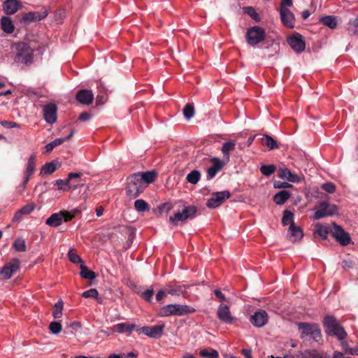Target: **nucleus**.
<instances>
[{
	"instance_id": "0eeeda50",
	"label": "nucleus",
	"mask_w": 358,
	"mask_h": 358,
	"mask_svg": "<svg viewBox=\"0 0 358 358\" xmlns=\"http://www.w3.org/2000/svg\"><path fill=\"white\" fill-rule=\"evenodd\" d=\"M266 38V31L262 27L255 25L250 27L246 32L245 39L251 46H255Z\"/></svg>"
},
{
	"instance_id": "39448f33",
	"label": "nucleus",
	"mask_w": 358,
	"mask_h": 358,
	"mask_svg": "<svg viewBox=\"0 0 358 358\" xmlns=\"http://www.w3.org/2000/svg\"><path fill=\"white\" fill-rule=\"evenodd\" d=\"M127 185L126 187L127 195L131 199L138 197L145 188L140 180L138 174L134 173L127 178Z\"/></svg>"
},
{
	"instance_id": "72a5a7b5",
	"label": "nucleus",
	"mask_w": 358,
	"mask_h": 358,
	"mask_svg": "<svg viewBox=\"0 0 358 358\" xmlns=\"http://www.w3.org/2000/svg\"><path fill=\"white\" fill-rule=\"evenodd\" d=\"M262 144L267 147L269 150H274L279 148L275 140L269 135L265 134L262 138Z\"/></svg>"
},
{
	"instance_id": "13d9d810",
	"label": "nucleus",
	"mask_w": 358,
	"mask_h": 358,
	"mask_svg": "<svg viewBox=\"0 0 358 358\" xmlns=\"http://www.w3.org/2000/svg\"><path fill=\"white\" fill-rule=\"evenodd\" d=\"M322 188L323 190L328 193H334L336 190V186L332 182H325L322 185Z\"/></svg>"
},
{
	"instance_id": "cd10ccee",
	"label": "nucleus",
	"mask_w": 358,
	"mask_h": 358,
	"mask_svg": "<svg viewBox=\"0 0 358 358\" xmlns=\"http://www.w3.org/2000/svg\"><path fill=\"white\" fill-rule=\"evenodd\" d=\"M296 358H330V357L326 353L307 350L303 352H299Z\"/></svg>"
},
{
	"instance_id": "338daca9",
	"label": "nucleus",
	"mask_w": 358,
	"mask_h": 358,
	"mask_svg": "<svg viewBox=\"0 0 358 358\" xmlns=\"http://www.w3.org/2000/svg\"><path fill=\"white\" fill-rule=\"evenodd\" d=\"M69 327L74 331H78L81 327V324L79 322L75 321L69 324Z\"/></svg>"
},
{
	"instance_id": "ea45409f",
	"label": "nucleus",
	"mask_w": 358,
	"mask_h": 358,
	"mask_svg": "<svg viewBox=\"0 0 358 358\" xmlns=\"http://www.w3.org/2000/svg\"><path fill=\"white\" fill-rule=\"evenodd\" d=\"M80 276L85 279L94 280L96 278V273L88 269V268L82 264L80 266Z\"/></svg>"
},
{
	"instance_id": "0e129e2a",
	"label": "nucleus",
	"mask_w": 358,
	"mask_h": 358,
	"mask_svg": "<svg viewBox=\"0 0 358 358\" xmlns=\"http://www.w3.org/2000/svg\"><path fill=\"white\" fill-rule=\"evenodd\" d=\"M246 9L248 10V13L250 15V17L255 20L257 17L258 14L256 13V11L254 10L252 7H247Z\"/></svg>"
},
{
	"instance_id": "09e8293b",
	"label": "nucleus",
	"mask_w": 358,
	"mask_h": 358,
	"mask_svg": "<svg viewBox=\"0 0 358 358\" xmlns=\"http://www.w3.org/2000/svg\"><path fill=\"white\" fill-rule=\"evenodd\" d=\"M13 247L18 252H24L26 250V243L24 239L17 238L13 244Z\"/></svg>"
},
{
	"instance_id": "bf43d9fd",
	"label": "nucleus",
	"mask_w": 358,
	"mask_h": 358,
	"mask_svg": "<svg viewBox=\"0 0 358 358\" xmlns=\"http://www.w3.org/2000/svg\"><path fill=\"white\" fill-rule=\"evenodd\" d=\"M273 187L275 189H280V188H291L293 187V185L290 183H288L287 182H281V181H275L273 183Z\"/></svg>"
},
{
	"instance_id": "f257e3e1",
	"label": "nucleus",
	"mask_w": 358,
	"mask_h": 358,
	"mask_svg": "<svg viewBox=\"0 0 358 358\" xmlns=\"http://www.w3.org/2000/svg\"><path fill=\"white\" fill-rule=\"evenodd\" d=\"M14 61L24 66H29L34 62V50L27 43L20 42L15 44Z\"/></svg>"
},
{
	"instance_id": "052dcab7",
	"label": "nucleus",
	"mask_w": 358,
	"mask_h": 358,
	"mask_svg": "<svg viewBox=\"0 0 358 358\" xmlns=\"http://www.w3.org/2000/svg\"><path fill=\"white\" fill-rule=\"evenodd\" d=\"M154 294V289H147L142 293L143 298L148 301H150L152 296Z\"/></svg>"
},
{
	"instance_id": "4c0bfd02",
	"label": "nucleus",
	"mask_w": 358,
	"mask_h": 358,
	"mask_svg": "<svg viewBox=\"0 0 358 358\" xmlns=\"http://www.w3.org/2000/svg\"><path fill=\"white\" fill-rule=\"evenodd\" d=\"M199 355L204 358H218L219 353L212 348H203L199 351Z\"/></svg>"
},
{
	"instance_id": "a878e982",
	"label": "nucleus",
	"mask_w": 358,
	"mask_h": 358,
	"mask_svg": "<svg viewBox=\"0 0 358 358\" xmlns=\"http://www.w3.org/2000/svg\"><path fill=\"white\" fill-rule=\"evenodd\" d=\"M74 131L71 130L69 135L64 138H58L52 141V142L48 143L45 146V152H50L55 147L62 144L63 143L69 141L73 135Z\"/></svg>"
},
{
	"instance_id": "774afa93",
	"label": "nucleus",
	"mask_w": 358,
	"mask_h": 358,
	"mask_svg": "<svg viewBox=\"0 0 358 358\" xmlns=\"http://www.w3.org/2000/svg\"><path fill=\"white\" fill-rule=\"evenodd\" d=\"M241 354L246 358H252V350L250 349H243L241 350Z\"/></svg>"
},
{
	"instance_id": "8fccbe9b",
	"label": "nucleus",
	"mask_w": 358,
	"mask_h": 358,
	"mask_svg": "<svg viewBox=\"0 0 358 358\" xmlns=\"http://www.w3.org/2000/svg\"><path fill=\"white\" fill-rule=\"evenodd\" d=\"M183 115L187 120H189L194 115V106L191 103H187L183 109Z\"/></svg>"
},
{
	"instance_id": "603ef678",
	"label": "nucleus",
	"mask_w": 358,
	"mask_h": 358,
	"mask_svg": "<svg viewBox=\"0 0 358 358\" xmlns=\"http://www.w3.org/2000/svg\"><path fill=\"white\" fill-rule=\"evenodd\" d=\"M62 324L60 322L54 321L50 323L49 329L53 334H57L62 331Z\"/></svg>"
},
{
	"instance_id": "1a4fd4ad",
	"label": "nucleus",
	"mask_w": 358,
	"mask_h": 358,
	"mask_svg": "<svg viewBox=\"0 0 358 358\" xmlns=\"http://www.w3.org/2000/svg\"><path fill=\"white\" fill-rule=\"evenodd\" d=\"M230 196L231 193L229 191L213 192L211 194V197L208 199L206 206L209 208H216L222 205Z\"/></svg>"
},
{
	"instance_id": "f704fd0d",
	"label": "nucleus",
	"mask_w": 358,
	"mask_h": 358,
	"mask_svg": "<svg viewBox=\"0 0 358 358\" xmlns=\"http://www.w3.org/2000/svg\"><path fill=\"white\" fill-rule=\"evenodd\" d=\"M320 22L330 29H334L337 26L336 17L332 15H327L321 17Z\"/></svg>"
},
{
	"instance_id": "423d86ee",
	"label": "nucleus",
	"mask_w": 358,
	"mask_h": 358,
	"mask_svg": "<svg viewBox=\"0 0 358 358\" xmlns=\"http://www.w3.org/2000/svg\"><path fill=\"white\" fill-rule=\"evenodd\" d=\"M78 212L75 209L72 211L61 210L59 213H53L45 221V224L50 227H57L62 224V222L71 220Z\"/></svg>"
},
{
	"instance_id": "7c9ffc66",
	"label": "nucleus",
	"mask_w": 358,
	"mask_h": 358,
	"mask_svg": "<svg viewBox=\"0 0 358 358\" xmlns=\"http://www.w3.org/2000/svg\"><path fill=\"white\" fill-rule=\"evenodd\" d=\"M236 144L234 141H227L223 143L222 148V152L223 154L224 160L226 162H229L230 155L229 152L233 151L235 149Z\"/></svg>"
},
{
	"instance_id": "6ab92c4d",
	"label": "nucleus",
	"mask_w": 358,
	"mask_h": 358,
	"mask_svg": "<svg viewBox=\"0 0 358 358\" xmlns=\"http://www.w3.org/2000/svg\"><path fill=\"white\" fill-rule=\"evenodd\" d=\"M136 328H137V326L134 324L122 322L113 326L109 330L110 334H113L114 332L120 334L125 333L127 336H129Z\"/></svg>"
},
{
	"instance_id": "7ed1b4c3",
	"label": "nucleus",
	"mask_w": 358,
	"mask_h": 358,
	"mask_svg": "<svg viewBox=\"0 0 358 358\" xmlns=\"http://www.w3.org/2000/svg\"><path fill=\"white\" fill-rule=\"evenodd\" d=\"M296 325L300 333L301 338L303 339L309 337L310 339L317 343L322 340L321 329L318 324L315 323L298 322Z\"/></svg>"
},
{
	"instance_id": "ddd939ff",
	"label": "nucleus",
	"mask_w": 358,
	"mask_h": 358,
	"mask_svg": "<svg viewBox=\"0 0 358 358\" xmlns=\"http://www.w3.org/2000/svg\"><path fill=\"white\" fill-rule=\"evenodd\" d=\"M164 325H155L153 327H143L137 329L139 334L142 333L150 338H159L163 334Z\"/></svg>"
},
{
	"instance_id": "49530a36",
	"label": "nucleus",
	"mask_w": 358,
	"mask_h": 358,
	"mask_svg": "<svg viewBox=\"0 0 358 358\" xmlns=\"http://www.w3.org/2000/svg\"><path fill=\"white\" fill-rule=\"evenodd\" d=\"M315 232L322 238L326 239L329 233V229L322 225V224H317L316 225Z\"/></svg>"
},
{
	"instance_id": "680f3d73",
	"label": "nucleus",
	"mask_w": 358,
	"mask_h": 358,
	"mask_svg": "<svg viewBox=\"0 0 358 358\" xmlns=\"http://www.w3.org/2000/svg\"><path fill=\"white\" fill-rule=\"evenodd\" d=\"M92 117V114L88 112H84L82 113L80 115L78 119L81 121H87L89 120Z\"/></svg>"
},
{
	"instance_id": "2f4dec72",
	"label": "nucleus",
	"mask_w": 358,
	"mask_h": 358,
	"mask_svg": "<svg viewBox=\"0 0 358 358\" xmlns=\"http://www.w3.org/2000/svg\"><path fill=\"white\" fill-rule=\"evenodd\" d=\"M59 166V164L55 161H52L49 163L45 164L41 170V174L50 175L54 173L57 168Z\"/></svg>"
},
{
	"instance_id": "69168bd1",
	"label": "nucleus",
	"mask_w": 358,
	"mask_h": 358,
	"mask_svg": "<svg viewBox=\"0 0 358 358\" xmlns=\"http://www.w3.org/2000/svg\"><path fill=\"white\" fill-rule=\"evenodd\" d=\"M292 0H282L280 3V8L290 7L292 6Z\"/></svg>"
},
{
	"instance_id": "864d4df0",
	"label": "nucleus",
	"mask_w": 358,
	"mask_h": 358,
	"mask_svg": "<svg viewBox=\"0 0 358 358\" xmlns=\"http://www.w3.org/2000/svg\"><path fill=\"white\" fill-rule=\"evenodd\" d=\"M99 295L98 291L96 289L91 288L87 291H85L82 294V296L84 298H97Z\"/></svg>"
},
{
	"instance_id": "412c9836",
	"label": "nucleus",
	"mask_w": 358,
	"mask_h": 358,
	"mask_svg": "<svg viewBox=\"0 0 358 358\" xmlns=\"http://www.w3.org/2000/svg\"><path fill=\"white\" fill-rule=\"evenodd\" d=\"M280 15L285 26L289 28L294 27V15L287 8H280Z\"/></svg>"
},
{
	"instance_id": "e2e57ef3",
	"label": "nucleus",
	"mask_w": 358,
	"mask_h": 358,
	"mask_svg": "<svg viewBox=\"0 0 358 358\" xmlns=\"http://www.w3.org/2000/svg\"><path fill=\"white\" fill-rule=\"evenodd\" d=\"M24 215L22 213L20 210V209L15 213L13 217V222H19L21 221L22 217Z\"/></svg>"
},
{
	"instance_id": "3c124183",
	"label": "nucleus",
	"mask_w": 358,
	"mask_h": 358,
	"mask_svg": "<svg viewBox=\"0 0 358 358\" xmlns=\"http://www.w3.org/2000/svg\"><path fill=\"white\" fill-rule=\"evenodd\" d=\"M173 208L171 203H164L156 210V214L161 215L163 213H168Z\"/></svg>"
},
{
	"instance_id": "4be33fe9",
	"label": "nucleus",
	"mask_w": 358,
	"mask_h": 358,
	"mask_svg": "<svg viewBox=\"0 0 358 358\" xmlns=\"http://www.w3.org/2000/svg\"><path fill=\"white\" fill-rule=\"evenodd\" d=\"M76 100L83 105H90L94 100V94L91 90H80L76 96Z\"/></svg>"
},
{
	"instance_id": "37998d69",
	"label": "nucleus",
	"mask_w": 358,
	"mask_h": 358,
	"mask_svg": "<svg viewBox=\"0 0 358 358\" xmlns=\"http://www.w3.org/2000/svg\"><path fill=\"white\" fill-rule=\"evenodd\" d=\"M294 214L290 212L288 210H285L283 213V216L282 219V224L284 226L289 224L292 225V224H294Z\"/></svg>"
},
{
	"instance_id": "bb28decb",
	"label": "nucleus",
	"mask_w": 358,
	"mask_h": 358,
	"mask_svg": "<svg viewBox=\"0 0 358 358\" xmlns=\"http://www.w3.org/2000/svg\"><path fill=\"white\" fill-rule=\"evenodd\" d=\"M136 174H138L141 181L145 186H146V184H150V183L153 182L155 180L157 176V173L155 171H145V172L136 173Z\"/></svg>"
},
{
	"instance_id": "f8f14e48",
	"label": "nucleus",
	"mask_w": 358,
	"mask_h": 358,
	"mask_svg": "<svg viewBox=\"0 0 358 358\" xmlns=\"http://www.w3.org/2000/svg\"><path fill=\"white\" fill-rule=\"evenodd\" d=\"M217 316L222 322L225 324H233L236 321V318L231 315L229 307L224 303H221L218 306Z\"/></svg>"
},
{
	"instance_id": "5701e85b",
	"label": "nucleus",
	"mask_w": 358,
	"mask_h": 358,
	"mask_svg": "<svg viewBox=\"0 0 358 358\" xmlns=\"http://www.w3.org/2000/svg\"><path fill=\"white\" fill-rule=\"evenodd\" d=\"M278 176L283 180L291 182H299L303 178L297 174L292 173L287 168H280L278 170Z\"/></svg>"
},
{
	"instance_id": "4d7b16f0",
	"label": "nucleus",
	"mask_w": 358,
	"mask_h": 358,
	"mask_svg": "<svg viewBox=\"0 0 358 358\" xmlns=\"http://www.w3.org/2000/svg\"><path fill=\"white\" fill-rule=\"evenodd\" d=\"M0 124L7 129L20 128V125L15 122L3 120L0 122Z\"/></svg>"
},
{
	"instance_id": "c756f323",
	"label": "nucleus",
	"mask_w": 358,
	"mask_h": 358,
	"mask_svg": "<svg viewBox=\"0 0 358 358\" xmlns=\"http://www.w3.org/2000/svg\"><path fill=\"white\" fill-rule=\"evenodd\" d=\"M291 196L289 192L281 190L273 196V201L277 205L284 204Z\"/></svg>"
},
{
	"instance_id": "6e6552de",
	"label": "nucleus",
	"mask_w": 358,
	"mask_h": 358,
	"mask_svg": "<svg viewBox=\"0 0 358 358\" xmlns=\"http://www.w3.org/2000/svg\"><path fill=\"white\" fill-rule=\"evenodd\" d=\"M314 219L320 220L338 213V208L334 204H330L327 201H321L315 208Z\"/></svg>"
},
{
	"instance_id": "58836bf2",
	"label": "nucleus",
	"mask_w": 358,
	"mask_h": 358,
	"mask_svg": "<svg viewBox=\"0 0 358 358\" xmlns=\"http://www.w3.org/2000/svg\"><path fill=\"white\" fill-rule=\"evenodd\" d=\"M134 208L138 212H145L150 210V206L143 199H137L134 202Z\"/></svg>"
},
{
	"instance_id": "4468645a",
	"label": "nucleus",
	"mask_w": 358,
	"mask_h": 358,
	"mask_svg": "<svg viewBox=\"0 0 358 358\" xmlns=\"http://www.w3.org/2000/svg\"><path fill=\"white\" fill-rule=\"evenodd\" d=\"M208 160L212 163V166L207 169L206 177L208 180H210L213 179L216 176V174L222 169L225 165V162L217 157H212L208 159Z\"/></svg>"
},
{
	"instance_id": "c9c22d12",
	"label": "nucleus",
	"mask_w": 358,
	"mask_h": 358,
	"mask_svg": "<svg viewBox=\"0 0 358 358\" xmlns=\"http://www.w3.org/2000/svg\"><path fill=\"white\" fill-rule=\"evenodd\" d=\"M196 212L197 208L194 206H185L182 211L186 220L189 219H193L196 216Z\"/></svg>"
},
{
	"instance_id": "473e14b6",
	"label": "nucleus",
	"mask_w": 358,
	"mask_h": 358,
	"mask_svg": "<svg viewBox=\"0 0 358 358\" xmlns=\"http://www.w3.org/2000/svg\"><path fill=\"white\" fill-rule=\"evenodd\" d=\"M1 26L2 30L6 34H11L14 31V24L8 17H3L1 19Z\"/></svg>"
},
{
	"instance_id": "a19ab883",
	"label": "nucleus",
	"mask_w": 358,
	"mask_h": 358,
	"mask_svg": "<svg viewBox=\"0 0 358 358\" xmlns=\"http://www.w3.org/2000/svg\"><path fill=\"white\" fill-rule=\"evenodd\" d=\"M185 289V286H180V285H168L166 287V291L168 294L171 295H180V294L183 293V292Z\"/></svg>"
},
{
	"instance_id": "6e6d98bb",
	"label": "nucleus",
	"mask_w": 358,
	"mask_h": 358,
	"mask_svg": "<svg viewBox=\"0 0 358 358\" xmlns=\"http://www.w3.org/2000/svg\"><path fill=\"white\" fill-rule=\"evenodd\" d=\"M35 204L28 203L24 206L22 208H21L20 210L22 213L24 215H27L31 214L35 209Z\"/></svg>"
},
{
	"instance_id": "dca6fc26",
	"label": "nucleus",
	"mask_w": 358,
	"mask_h": 358,
	"mask_svg": "<svg viewBox=\"0 0 358 358\" xmlns=\"http://www.w3.org/2000/svg\"><path fill=\"white\" fill-rule=\"evenodd\" d=\"M250 321L255 327H262L267 323V313L264 310H259L251 315Z\"/></svg>"
},
{
	"instance_id": "b1692460",
	"label": "nucleus",
	"mask_w": 358,
	"mask_h": 358,
	"mask_svg": "<svg viewBox=\"0 0 358 358\" xmlns=\"http://www.w3.org/2000/svg\"><path fill=\"white\" fill-rule=\"evenodd\" d=\"M303 236V231L299 227L296 226L295 224H292V225L289 226L287 237L291 242H297L300 241Z\"/></svg>"
},
{
	"instance_id": "aec40b11",
	"label": "nucleus",
	"mask_w": 358,
	"mask_h": 358,
	"mask_svg": "<svg viewBox=\"0 0 358 358\" xmlns=\"http://www.w3.org/2000/svg\"><path fill=\"white\" fill-rule=\"evenodd\" d=\"M287 42L293 50L296 52H301L305 50V42L303 37L299 34L289 37Z\"/></svg>"
},
{
	"instance_id": "c85d7f7f",
	"label": "nucleus",
	"mask_w": 358,
	"mask_h": 358,
	"mask_svg": "<svg viewBox=\"0 0 358 358\" xmlns=\"http://www.w3.org/2000/svg\"><path fill=\"white\" fill-rule=\"evenodd\" d=\"M55 185H57L59 190L64 192L69 191V189L75 190L77 189L78 184H71L68 179L63 180L58 179L55 181Z\"/></svg>"
},
{
	"instance_id": "393cba45",
	"label": "nucleus",
	"mask_w": 358,
	"mask_h": 358,
	"mask_svg": "<svg viewBox=\"0 0 358 358\" xmlns=\"http://www.w3.org/2000/svg\"><path fill=\"white\" fill-rule=\"evenodd\" d=\"M20 6L17 0H6L3 4V8L7 15H13L20 9Z\"/></svg>"
},
{
	"instance_id": "e433bc0d",
	"label": "nucleus",
	"mask_w": 358,
	"mask_h": 358,
	"mask_svg": "<svg viewBox=\"0 0 358 358\" xmlns=\"http://www.w3.org/2000/svg\"><path fill=\"white\" fill-rule=\"evenodd\" d=\"M64 308V303L62 299H59L53 306L52 316L55 319H59L62 316V310Z\"/></svg>"
},
{
	"instance_id": "de8ad7c7",
	"label": "nucleus",
	"mask_w": 358,
	"mask_h": 358,
	"mask_svg": "<svg viewBox=\"0 0 358 358\" xmlns=\"http://www.w3.org/2000/svg\"><path fill=\"white\" fill-rule=\"evenodd\" d=\"M185 221H186V220L185 219L182 212H178L174 215V216H171L169 217V222L174 226L178 225L179 222H183Z\"/></svg>"
},
{
	"instance_id": "a211bd4d",
	"label": "nucleus",
	"mask_w": 358,
	"mask_h": 358,
	"mask_svg": "<svg viewBox=\"0 0 358 358\" xmlns=\"http://www.w3.org/2000/svg\"><path fill=\"white\" fill-rule=\"evenodd\" d=\"M36 167V157L35 155H32L29 157L27 164V169H26V176L24 177V179L21 185V189L20 191L22 192L26 188V185L27 182H29L31 176L34 173Z\"/></svg>"
},
{
	"instance_id": "9d476101",
	"label": "nucleus",
	"mask_w": 358,
	"mask_h": 358,
	"mask_svg": "<svg viewBox=\"0 0 358 358\" xmlns=\"http://www.w3.org/2000/svg\"><path fill=\"white\" fill-rule=\"evenodd\" d=\"M19 268L20 260L18 259H13L0 270V275H2L4 279L8 280L10 279Z\"/></svg>"
},
{
	"instance_id": "f3484780",
	"label": "nucleus",
	"mask_w": 358,
	"mask_h": 358,
	"mask_svg": "<svg viewBox=\"0 0 358 358\" xmlns=\"http://www.w3.org/2000/svg\"><path fill=\"white\" fill-rule=\"evenodd\" d=\"M57 108L55 103H49L43 108V117L49 124H54L57 121Z\"/></svg>"
},
{
	"instance_id": "20e7f679",
	"label": "nucleus",
	"mask_w": 358,
	"mask_h": 358,
	"mask_svg": "<svg viewBox=\"0 0 358 358\" xmlns=\"http://www.w3.org/2000/svg\"><path fill=\"white\" fill-rule=\"evenodd\" d=\"M196 310L189 306L181 304H169L162 307L159 313L161 317H168L170 315L182 316L185 315L193 313Z\"/></svg>"
},
{
	"instance_id": "a18cd8bd",
	"label": "nucleus",
	"mask_w": 358,
	"mask_h": 358,
	"mask_svg": "<svg viewBox=\"0 0 358 358\" xmlns=\"http://www.w3.org/2000/svg\"><path fill=\"white\" fill-rule=\"evenodd\" d=\"M276 167L274 165H262L260 168L261 173L265 176H270L275 173Z\"/></svg>"
},
{
	"instance_id": "9b49d317",
	"label": "nucleus",
	"mask_w": 358,
	"mask_h": 358,
	"mask_svg": "<svg viewBox=\"0 0 358 358\" xmlns=\"http://www.w3.org/2000/svg\"><path fill=\"white\" fill-rule=\"evenodd\" d=\"M334 238L341 245H348L351 242V238L348 233L339 225L334 223V229L332 231Z\"/></svg>"
},
{
	"instance_id": "5fc2aeb1",
	"label": "nucleus",
	"mask_w": 358,
	"mask_h": 358,
	"mask_svg": "<svg viewBox=\"0 0 358 358\" xmlns=\"http://www.w3.org/2000/svg\"><path fill=\"white\" fill-rule=\"evenodd\" d=\"M68 256L69 260L73 263H83L81 258L76 253V252L73 250H69Z\"/></svg>"
},
{
	"instance_id": "f03ea898",
	"label": "nucleus",
	"mask_w": 358,
	"mask_h": 358,
	"mask_svg": "<svg viewBox=\"0 0 358 358\" xmlns=\"http://www.w3.org/2000/svg\"><path fill=\"white\" fill-rule=\"evenodd\" d=\"M325 332L332 336H336L338 340L343 341L347 336V333L341 325L336 318L331 315L326 316L323 321Z\"/></svg>"
},
{
	"instance_id": "79ce46f5",
	"label": "nucleus",
	"mask_w": 358,
	"mask_h": 358,
	"mask_svg": "<svg viewBox=\"0 0 358 358\" xmlns=\"http://www.w3.org/2000/svg\"><path fill=\"white\" fill-rule=\"evenodd\" d=\"M201 178V173L197 170L192 171L186 177V180L188 182L195 185L196 184Z\"/></svg>"
},
{
	"instance_id": "c03bdc74",
	"label": "nucleus",
	"mask_w": 358,
	"mask_h": 358,
	"mask_svg": "<svg viewBox=\"0 0 358 358\" xmlns=\"http://www.w3.org/2000/svg\"><path fill=\"white\" fill-rule=\"evenodd\" d=\"M348 31L350 35L358 34V15L356 18L349 22Z\"/></svg>"
},
{
	"instance_id": "2eb2a0df",
	"label": "nucleus",
	"mask_w": 358,
	"mask_h": 358,
	"mask_svg": "<svg viewBox=\"0 0 358 358\" xmlns=\"http://www.w3.org/2000/svg\"><path fill=\"white\" fill-rule=\"evenodd\" d=\"M48 15V9L47 8H43L38 11L25 13L22 16L21 21L24 22L39 21L46 17Z\"/></svg>"
}]
</instances>
